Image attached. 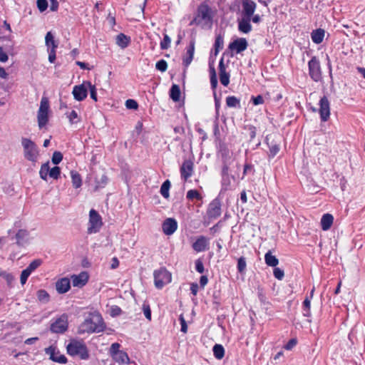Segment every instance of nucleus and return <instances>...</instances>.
Segmentation results:
<instances>
[{"label": "nucleus", "instance_id": "79ce46f5", "mask_svg": "<svg viewBox=\"0 0 365 365\" xmlns=\"http://www.w3.org/2000/svg\"><path fill=\"white\" fill-rule=\"evenodd\" d=\"M170 187V182L168 180H166L161 185L160 187V194L162 196L165 198H168L169 195V190Z\"/></svg>", "mask_w": 365, "mask_h": 365}, {"label": "nucleus", "instance_id": "69168bd1", "mask_svg": "<svg viewBox=\"0 0 365 365\" xmlns=\"http://www.w3.org/2000/svg\"><path fill=\"white\" fill-rule=\"evenodd\" d=\"M179 320H180V325H181L180 331L183 333H186L187 331V325L185 319H184V317L182 314L180 316Z\"/></svg>", "mask_w": 365, "mask_h": 365}, {"label": "nucleus", "instance_id": "4468645a", "mask_svg": "<svg viewBox=\"0 0 365 365\" xmlns=\"http://www.w3.org/2000/svg\"><path fill=\"white\" fill-rule=\"evenodd\" d=\"M14 238L16 239V244L19 247L27 246L32 240L29 232L24 229H19L16 232Z\"/></svg>", "mask_w": 365, "mask_h": 365}, {"label": "nucleus", "instance_id": "c03bdc74", "mask_svg": "<svg viewBox=\"0 0 365 365\" xmlns=\"http://www.w3.org/2000/svg\"><path fill=\"white\" fill-rule=\"evenodd\" d=\"M108 181V178L104 174H103L99 178H96V188L98 189V188L104 187L107 185Z\"/></svg>", "mask_w": 365, "mask_h": 365}, {"label": "nucleus", "instance_id": "8fccbe9b", "mask_svg": "<svg viewBox=\"0 0 365 365\" xmlns=\"http://www.w3.org/2000/svg\"><path fill=\"white\" fill-rule=\"evenodd\" d=\"M170 43H171V38H170V36L168 34H164L163 39L160 42V48L162 50L168 49L170 46Z\"/></svg>", "mask_w": 365, "mask_h": 365}, {"label": "nucleus", "instance_id": "0eeeda50", "mask_svg": "<svg viewBox=\"0 0 365 365\" xmlns=\"http://www.w3.org/2000/svg\"><path fill=\"white\" fill-rule=\"evenodd\" d=\"M103 226L102 217L99 213L94 209L89 212V220L88 227V233L94 234L100 231Z\"/></svg>", "mask_w": 365, "mask_h": 365}, {"label": "nucleus", "instance_id": "7ed1b4c3", "mask_svg": "<svg viewBox=\"0 0 365 365\" xmlns=\"http://www.w3.org/2000/svg\"><path fill=\"white\" fill-rule=\"evenodd\" d=\"M197 24L202 26L211 27L212 24V10L206 4H201L197 8V15L195 18Z\"/></svg>", "mask_w": 365, "mask_h": 365}, {"label": "nucleus", "instance_id": "4c0bfd02", "mask_svg": "<svg viewBox=\"0 0 365 365\" xmlns=\"http://www.w3.org/2000/svg\"><path fill=\"white\" fill-rule=\"evenodd\" d=\"M226 105L229 108H240V101L237 97L232 96L226 98Z\"/></svg>", "mask_w": 365, "mask_h": 365}, {"label": "nucleus", "instance_id": "c756f323", "mask_svg": "<svg viewBox=\"0 0 365 365\" xmlns=\"http://www.w3.org/2000/svg\"><path fill=\"white\" fill-rule=\"evenodd\" d=\"M112 358L115 362H117L118 364H130V358H129L128 354L125 351H122V350L120 352L115 354V356H113Z\"/></svg>", "mask_w": 365, "mask_h": 365}, {"label": "nucleus", "instance_id": "9b49d317", "mask_svg": "<svg viewBox=\"0 0 365 365\" xmlns=\"http://www.w3.org/2000/svg\"><path fill=\"white\" fill-rule=\"evenodd\" d=\"M90 85V81H84L81 84L75 86L72 91L74 99L77 101H83L88 96V87Z\"/></svg>", "mask_w": 365, "mask_h": 365}, {"label": "nucleus", "instance_id": "e433bc0d", "mask_svg": "<svg viewBox=\"0 0 365 365\" xmlns=\"http://www.w3.org/2000/svg\"><path fill=\"white\" fill-rule=\"evenodd\" d=\"M180 90L178 85H173L170 91V97L175 101L178 102L180 100Z\"/></svg>", "mask_w": 365, "mask_h": 365}, {"label": "nucleus", "instance_id": "412c9836", "mask_svg": "<svg viewBox=\"0 0 365 365\" xmlns=\"http://www.w3.org/2000/svg\"><path fill=\"white\" fill-rule=\"evenodd\" d=\"M207 214L210 219H216L218 217L221 215V205L220 202L215 200L210 202Z\"/></svg>", "mask_w": 365, "mask_h": 365}, {"label": "nucleus", "instance_id": "f3484780", "mask_svg": "<svg viewBox=\"0 0 365 365\" xmlns=\"http://www.w3.org/2000/svg\"><path fill=\"white\" fill-rule=\"evenodd\" d=\"M248 43L245 38H237L229 44V48L236 53H240L247 48Z\"/></svg>", "mask_w": 365, "mask_h": 365}, {"label": "nucleus", "instance_id": "f257e3e1", "mask_svg": "<svg viewBox=\"0 0 365 365\" xmlns=\"http://www.w3.org/2000/svg\"><path fill=\"white\" fill-rule=\"evenodd\" d=\"M66 351L69 356L78 357L81 360H88L90 357L88 347L82 339H70L66 345Z\"/></svg>", "mask_w": 365, "mask_h": 365}, {"label": "nucleus", "instance_id": "7c9ffc66", "mask_svg": "<svg viewBox=\"0 0 365 365\" xmlns=\"http://www.w3.org/2000/svg\"><path fill=\"white\" fill-rule=\"evenodd\" d=\"M334 217L331 214H324L321 219V227L324 231L328 230L333 224Z\"/></svg>", "mask_w": 365, "mask_h": 365}, {"label": "nucleus", "instance_id": "09e8293b", "mask_svg": "<svg viewBox=\"0 0 365 365\" xmlns=\"http://www.w3.org/2000/svg\"><path fill=\"white\" fill-rule=\"evenodd\" d=\"M279 145L277 143L269 145V157L273 158L279 151Z\"/></svg>", "mask_w": 365, "mask_h": 365}, {"label": "nucleus", "instance_id": "dca6fc26", "mask_svg": "<svg viewBox=\"0 0 365 365\" xmlns=\"http://www.w3.org/2000/svg\"><path fill=\"white\" fill-rule=\"evenodd\" d=\"M242 16L251 18L257 8L256 3L252 0H242Z\"/></svg>", "mask_w": 365, "mask_h": 365}, {"label": "nucleus", "instance_id": "603ef678", "mask_svg": "<svg viewBox=\"0 0 365 365\" xmlns=\"http://www.w3.org/2000/svg\"><path fill=\"white\" fill-rule=\"evenodd\" d=\"M63 159V155L61 152L59 151H55L53 153V155H52V163L54 164V165H58L61 163V161Z\"/></svg>", "mask_w": 365, "mask_h": 365}, {"label": "nucleus", "instance_id": "bb28decb", "mask_svg": "<svg viewBox=\"0 0 365 365\" xmlns=\"http://www.w3.org/2000/svg\"><path fill=\"white\" fill-rule=\"evenodd\" d=\"M45 43L48 51H49V49L56 50L58 46V43L55 40L54 36L51 31L47 32L45 36Z\"/></svg>", "mask_w": 365, "mask_h": 365}, {"label": "nucleus", "instance_id": "393cba45", "mask_svg": "<svg viewBox=\"0 0 365 365\" xmlns=\"http://www.w3.org/2000/svg\"><path fill=\"white\" fill-rule=\"evenodd\" d=\"M56 288L59 294L67 292L71 288L70 279L67 277L58 279L56 283Z\"/></svg>", "mask_w": 365, "mask_h": 365}, {"label": "nucleus", "instance_id": "473e14b6", "mask_svg": "<svg viewBox=\"0 0 365 365\" xmlns=\"http://www.w3.org/2000/svg\"><path fill=\"white\" fill-rule=\"evenodd\" d=\"M264 261H265L266 264L269 267H275L279 264L278 259L274 255H272V252L270 250H269L264 255Z\"/></svg>", "mask_w": 365, "mask_h": 365}, {"label": "nucleus", "instance_id": "774afa93", "mask_svg": "<svg viewBox=\"0 0 365 365\" xmlns=\"http://www.w3.org/2000/svg\"><path fill=\"white\" fill-rule=\"evenodd\" d=\"M122 310L118 306H113L110 309V315L112 317H116L121 314Z\"/></svg>", "mask_w": 365, "mask_h": 365}, {"label": "nucleus", "instance_id": "c9c22d12", "mask_svg": "<svg viewBox=\"0 0 365 365\" xmlns=\"http://www.w3.org/2000/svg\"><path fill=\"white\" fill-rule=\"evenodd\" d=\"M213 355L217 359H222L225 356V349L221 344H216L212 348Z\"/></svg>", "mask_w": 365, "mask_h": 365}, {"label": "nucleus", "instance_id": "680f3d73", "mask_svg": "<svg viewBox=\"0 0 365 365\" xmlns=\"http://www.w3.org/2000/svg\"><path fill=\"white\" fill-rule=\"evenodd\" d=\"M125 106L128 109H137L138 104L135 100L128 99L125 101Z\"/></svg>", "mask_w": 365, "mask_h": 365}, {"label": "nucleus", "instance_id": "2f4dec72", "mask_svg": "<svg viewBox=\"0 0 365 365\" xmlns=\"http://www.w3.org/2000/svg\"><path fill=\"white\" fill-rule=\"evenodd\" d=\"M214 100H215V133L218 130V123L217 120L220 116V108L221 106L220 98L217 96L215 91L213 92Z\"/></svg>", "mask_w": 365, "mask_h": 365}, {"label": "nucleus", "instance_id": "5701e85b", "mask_svg": "<svg viewBox=\"0 0 365 365\" xmlns=\"http://www.w3.org/2000/svg\"><path fill=\"white\" fill-rule=\"evenodd\" d=\"M73 287H82L88 281V275L87 272H82L79 274H73L71 276Z\"/></svg>", "mask_w": 365, "mask_h": 365}, {"label": "nucleus", "instance_id": "de8ad7c7", "mask_svg": "<svg viewBox=\"0 0 365 365\" xmlns=\"http://www.w3.org/2000/svg\"><path fill=\"white\" fill-rule=\"evenodd\" d=\"M186 197L189 200H200L202 198L200 194L197 190H190L187 192Z\"/></svg>", "mask_w": 365, "mask_h": 365}, {"label": "nucleus", "instance_id": "f03ea898", "mask_svg": "<svg viewBox=\"0 0 365 365\" xmlns=\"http://www.w3.org/2000/svg\"><path fill=\"white\" fill-rule=\"evenodd\" d=\"M103 322L99 314H94L88 317L81 324L80 333L100 332L103 330Z\"/></svg>", "mask_w": 365, "mask_h": 365}, {"label": "nucleus", "instance_id": "b1692460", "mask_svg": "<svg viewBox=\"0 0 365 365\" xmlns=\"http://www.w3.org/2000/svg\"><path fill=\"white\" fill-rule=\"evenodd\" d=\"M219 71L220 83L224 86H227L230 83V73L226 72V68L224 64L223 58H221L219 62Z\"/></svg>", "mask_w": 365, "mask_h": 365}, {"label": "nucleus", "instance_id": "f704fd0d", "mask_svg": "<svg viewBox=\"0 0 365 365\" xmlns=\"http://www.w3.org/2000/svg\"><path fill=\"white\" fill-rule=\"evenodd\" d=\"M71 180H72L73 186L75 188L81 187L82 185V180H81V177L80 174L75 170H71Z\"/></svg>", "mask_w": 365, "mask_h": 365}, {"label": "nucleus", "instance_id": "a211bd4d", "mask_svg": "<svg viewBox=\"0 0 365 365\" xmlns=\"http://www.w3.org/2000/svg\"><path fill=\"white\" fill-rule=\"evenodd\" d=\"M194 164L193 162L190 160H185L182 163V165L180 167V175L181 178L184 179V180H187L189 178H190L193 173Z\"/></svg>", "mask_w": 365, "mask_h": 365}, {"label": "nucleus", "instance_id": "58836bf2", "mask_svg": "<svg viewBox=\"0 0 365 365\" xmlns=\"http://www.w3.org/2000/svg\"><path fill=\"white\" fill-rule=\"evenodd\" d=\"M302 314L304 317L311 316V300L307 297L302 304Z\"/></svg>", "mask_w": 365, "mask_h": 365}, {"label": "nucleus", "instance_id": "a19ab883", "mask_svg": "<svg viewBox=\"0 0 365 365\" xmlns=\"http://www.w3.org/2000/svg\"><path fill=\"white\" fill-rule=\"evenodd\" d=\"M37 298L42 303H48L50 300L48 293L44 289H40L37 292Z\"/></svg>", "mask_w": 365, "mask_h": 365}, {"label": "nucleus", "instance_id": "13d9d810", "mask_svg": "<svg viewBox=\"0 0 365 365\" xmlns=\"http://www.w3.org/2000/svg\"><path fill=\"white\" fill-rule=\"evenodd\" d=\"M31 273L26 269L21 272L20 282L22 285L25 284Z\"/></svg>", "mask_w": 365, "mask_h": 365}, {"label": "nucleus", "instance_id": "bf43d9fd", "mask_svg": "<svg viewBox=\"0 0 365 365\" xmlns=\"http://www.w3.org/2000/svg\"><path fill=\"white\" fill-rule=\"evenodd\" d=\"M273 274L276 279L281 280L284 276V272L280 268L275 267L273 271Z\"/></svg>", "mask_w": 365, "mask_h": 365}, {"label": "nucleus", "instance_id": "20e7f679", "mask_svg": "<svg viewBox=\"0 0 365 365\" xmlns=\"http://www.w3.org/2000/svg\"><path fill=\"white\" fill-rule=\"evenodd\" d=\"M221 190L220 193L235 189V182L236 178L230 174V168H227L225 165L222 166L221 170Z\"/></svg>", "mask_w": 365, "mask_h": 365}, {"label": "nucleus", "instance_id": "6e6d98bb", "mask_svg": "<svg viewBox=\"0 0 365 365\" xmlns=\"http://www.w3.org/2000/svg\"><path fill=\"white\" fill-rule=\"evenodd\" d=\"M0 277L5 279L8 284H11L14 280L13 275L4 270H0Z\"/></svg>", "mask_w": 365, "mask_h": 365}, {"label": "nucleus", "instance_id": "6ab92c4d", "mask_svg": "<svg viewBox=\"0 0 365 365\" xmlns=\"http://www.w3.org/2000/svg\"><path fill=\"white\" fill-rule=\"evenodd\" d=\"M195 40L192 39L190 41L189 46L186 48V53L182 58V65L187 68L191 63L195 53Z\"/></svg>", "mask_w": 365, "mask_h": 365}, {"label": "nucleus", "instance_id": "5fc2aeb1", "mask_svg": "<svg viewBox=\"0 0 365 365\" xmlns=\"http://www.w3.org/2000/svg\"><path fill=\"white\" fill-rule=\"evenodd\" d=\"M36 6H37L38 9L41 12H43L48 8V1H47V0H37Z\"/></svg>", "mask_w": 365, "mask_h": 365}, {"label": "nucleus", "instance_id": "37998d69", "mask_svg": "<svg viewBox=\"0 0 365 365\" xmlns=\"http://www.w3.org/2000/svg\"><path fill=\"white\" fill-rule=\"evenodd\" d=\"M50 167L49 163H43L40 169L39 175L42 180H47V176L49 175Z\"/></svg>", "mask_w": 365, "mask_h": 365}, {"label": "nucleus", "instance_id": "0e129e2a", "mask_svg": "<svg viewBox=\"0 0 365 365\" xmlns=\"http://www.w3.org/2000/svg\"><path fill=\"white\" fill-rule=\"evenodd\" d=\"M195 264L196 271L200 274H202L205 271V268L202 260L198 259L195 261Z\"/></svg>", "mask_w": 365, "mask_h": 365}, {"label": "nucleus", "instance_id": "2eb2a0df", "mask_svg": "<svg viewBox=\"0 0 365 365\" xmlns=\"http://www.w3.org/2000/svg\"><path fill=\"white\" fill-rule=\"evenodd\" d=\"M210 247V239L205 236L197 237L192 245V248L197 252L206 251Z\"/></svg>", "mask_w": 365, "mask_h": 365}, {"label": "nucleus", "instance_id": "ddd939ff", "mask_svg": "<svg viewBox=\"0 0 365 365\" xmlns=\"http://www.w3.org/2000/svg\"><path fill=\"white\" fill-rule=\"evenodd\" d=\"M319 106L321 120L326 122L330 117V103L327 96H324L320 98Z\"/></svg>", "mask_w": 365, "mask_h": 365}, {"label": "nucleus", "instance_id": "4d7b16f0", "mask_svg": "<svg viewBox=\"0 0 365 365\" xmlns=\"http://www.w3.org/2000/svg\"><path fill=\"white\" fill-rule=\"evenodd\" d=\"M88 90L90 91L91 98L93 101H98L97 90H96V86L91 83L90 86L88 87Z\"/></svg>", "mask_w": 365, "mask_h": 365}, {"label": "nucleus", "instance_id": "864d4df0", "mask_svg": "<svg viewBox=\"0 0 365 365\" xmlns=\"http://www.w3.org/2000/svg\"><path fill=\"white\" fill-rule=\"evenodd\" d=\"M61 174V169L58 166H55L53 168L50 169L49 176L55 180H57Z\"/></svg>", "mask_w": 365, "mask_h": 365}, {"label": "nucleus", "instance_id": "a878e982", "mask_svg": "<svg viewBox=\"0 0 365 365\" xmlns=\"http://www.w3.org/2000/svg\"><path fill=\"white\" fill-rule=\"evenodd\" d=\"M220 153L222 157V166L226 165L227 168H230L234 159L232 158L230 150L225 147H222L220 148Z\"/></svg>", "mask_w": 365, "mask_h": 365}, {"label": "nucleus", "instance_id": "423d86ee", "mask_svg": "<svg viewBox=\"0 0 365 365\" xmlns=\"http://www.w3.org/2000/svg\"><path fill=\"white\" fill-rule=\"evenodd\" d=\"M154 283L157 289H162L165 284L171 282V274L165 267H160L153 272Z\"/></svg>", "mask_w": 365, "mask_h": 365}, {"label": "nucleus", "instance_id": "4be33fe9", "mask_svg": "<svg viewBox=\"0 0 365 365\" xmlns=\"http://www.w3.org/2000/svg\"><path fill=\"white\" fill-rule=\"evenodd\" d=\"M238 31L242 34H249L252 30L251 18L242 16L237 20Z\"/></svg>", "mask_w": 365, "mask_h": 365}, {"label": "nucleus", "instance_id": "6e6552de", "mask_svg": "<svg viewBox=\"0 0 365 365\" xmlns=\"http://www.w3.org/2000/svg\"><path fill=\"white\" fill-rule=\"evenodd\" d=\"M49 101L47 98L43 97L41 100L40 107L38 110L37 118L40 128H43L48 121Z\"/></svg>", "mask_w": 365, "mask_h": 365}, {"label": "nucleus", "instance_id": "052dcab7", "mask_svg": "<svg viewBox=\"0 0 365 365\" xmlns=\"http://www.w3.org/2000/svg\"><path fill=\"white\" fill-rule=\"evenodd\" d=\"M120 346V345L118 343H113L111 344L110 348V354L112 357L121 351L119 349Z\"/></svg>", "mask_w": 365, "mask_h": 365}, {"label": "nucleus", "instance_id": "338daca9", "mask_svg": "<svg viewBox=\"0 0 365 365\" xmlns=\"http://www.w3.org/2000/svg\"><path fill=\"white\" fill-rule=\"evenodd\" d=\"M252 103L255 106L260 105L264 103V98L262 96L258 95L257 96L252 97Z\"/></svg>", "mask_w": 365, "mask_h": 365}, {"label": "nucleus", "instance_id": "1a4fd4ad", "mask_svg": "<svg viewBox=\"0 0 365 365\" xmlns=\"http://www.w3.org/2000/svg\"><path fill=\"white\" fill-rule=\"evenodd\" d=\"M309 75L315 82H319L322 79V69L320 62L316 56L312 57L308 62Z\"/></svg>", "mask_w": 365, "mask_h": 365}, {"label": "nucleus", "instance_id": "aec40b11", "mask_svg": "<svg viewBox=\"0 0 365 365\" xmlns=\"http://www.w3.org/2000/svg\"><path fill=\"white\" fill-rule=\"evenodd\" d=\"M162 229L166 235H171L177 230L178 222L174 218H168L163 222Z\"/></svg>", "mask_w": 365, "mask_h": 365}, {"label": "nucleus", "instance_id": "a18cd8bd", "mask_svg": "<svg viewBox=\"0 0 365 365\" xmlns=\"http://www.w3.org/2000/svg\"><path fill=\"white\" fill-rule=\"evenodd\" d=\"M42 260L41 259H36L33 260L29 266L26 268L29 272L31 274L34 270H36L38 267H40L42 264Z\"/></svg>", "mask_w": 365, "mask_h": 365}, {"label": "nucleus", "instance_id": "e2e57ef3", "mask_svg": "<svg viewBox=\"0 0 365 365\" xmlns=\"http://www.w3.org/2000/svg\"><path fill=\"white\" fill-rule=\"evenodd\" d=\"M297 344V339L295 338L291 339L284 346V349L291 350Z\"/></svg>", "mask_w": 365, "mask_h": 365}, {"label": "nucleus", "instance_id": "cd10ccee", "mask_svg": "<svg viewBox=\"0 0 365 365\" xmlns=\"http://www.w3.org/2000/svg\"><path fill=\"white\" fill-rule=\"evenodd\" d=\"M116 44L121 48L124 49L128 46L130 43V37L120 33L116 36Z\"/></svg>", "mask_w": 365, "mask_h": 365}, {"label": "nucleus", "instance_id": "39448f33", "mask_svg": "<svg viewBox=\"0 0 365 365\" xmlns=\"http://www.w3.org/2000/svg\"><path fill=\"white\" fill-rule=\"evenodd\" d=\"M21 145L24 148L25 158L29 161L36 162L38 151L36 143L29 138H22Z\"/></svg>", "mask_w": 365, "mask_h": 365}, {"label": "nucleus", "instance_id": "c85d7f7f", "mask_svg": "<svg viewBox=\"0 0 365 365\" xmlns=\"http://www.w3.org/2000/svg\"><path fill=\"white\" fill-rule=\"evenodd\" d=\"M324 34L325 31L322 29H317L314 30L311 33V38L312 41L316 44L321 43L324 40Z\"/></svg>", "mask_w": 365, "mask_h": 365}, {"label": "nucleus", "instance_id": "f8f14e48", "mask_svg": "<svg viewBox=\"0 0 365 365\" xmlns=\"http://www.w3.org/2000/svg\"><path fill=\"white\" fill-rule=\"evenodd\" d=\"M46 354L49 356V359L54 362L65 364L68 360L65 355L61 354L59 350L54 346H50L45 349Z\"/></svg>", "mask_w": 365, "mask_h": 365}, {"label": "nucleus", "instance_id": "9d476101", "mask_svg": "<svg viewBox=\"0 0 365 365\" xmlns=\"http://www.w3.org/2000/svg\"><path fill=\"white\" fill-rule=\"evenodd\" d=\"M68 326V316L63 314L51 322L50 330L55 334H63L67 330Z\"/></svg>", "mask_w": 365, "mask_h": 365}, {"label": "nucleus", "instance_id": "3c124183", "mask_svg": "<svg viewBox=\"0 0 365 365\" xmlns=\"http://www.w3.org/2000/svg\"><path fill=\"white\" fill-rule=\"evenodd\" d=\"M155 68L161 72H165L168 68V63L165 60L161 59L156 63Z\"/></svg>", "mask_w": 365, "mask_h": 365}, {"label": "nucleus", "instance_id": "72a5a7b5", "mask_svg": "<svg viewBox=\"0 0 365 365\" xmlns=\"http://www.w3.org/2000/svg\"><path fill=\"white\" fill-rule=\"evenodd\" d=\"M224 46V36L221 34L217 35L215 41L214 48H215V55L217 56L220 50L223 48Z\"/></svg>", "mask_w": 365, "mask_h": 365}, {"label": "nucleus", "instance_id": "ea45409f", "mask_svg": "<svg viewBox=\"0 0 365 365\" xmlns=\"http://www.w3.org/2000/svg\"><path fill=\"white\" fill-rule=\"evenodd\" d=\"M66 115L71 124L78 123L81 121V117L76 110H73L71 112L66 113Z\"/></svg>", "mask_w": 365, "mask_h": 365}, {"label": "nucleus", "instance_id": "49530a36", "mask_svg": "<svg viewBox=\"0 0 365 365\" xmlns=\"http://www.w3.org/2000/svg\"><path fill=\"white\" fill-rule=\"evenodd\" d=\"M246 267H247V263H246L245 258L244 257H240L237 260V271L241 274L245 273V270H246Z\"/></svg>", "mask_w": 365, "mask_h": 365}]
</instances>
